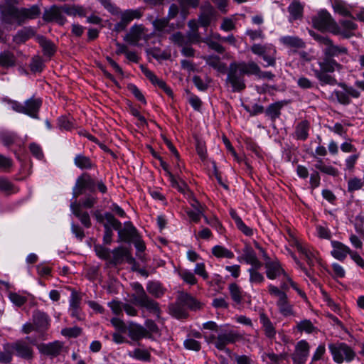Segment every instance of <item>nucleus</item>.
Instances as JSON below:
<instances>
[{
  "mask_svg": "<svg viewBox=\"0 0 364 364\" xmlns=\"http://www.w3.org/2000/svg\"><path fill=\"white\" fill-rule=\"evenodd\" d=\"M43 62L40 56H34L31 62L30 68L33 73L41 72L43 68Z\"/></svg>",
  "mask_w": 364,
  "mask_h": 364,
  "instance_id": "bf43d9fd",
  "label": "nucleus"
},
{
  "mask_svg": "<svg viewBox=\"0 0 364 364\" xmlns=\"http://www.w3.org/2000/svg\"><path fill=\"white\" fill-rule=\"evenodd\" d=\"M171 186L173 188L178 189V191L182 193H186L188 191L187 184L183 181H178L175 178L174 176L169 171H167Z\"/></svg>",
  "mask_w": 364,
  "mask_h": 364,
  "instance_id": "8fccbe9b",
  "label": "nucleus"
},
{
  "mask_svg": "<svg viewBox=\"0 0 364 364\" xmlns=\"http://www.w3.org/2000/svg\"><path fill=\"white\" fill-rule=\"evenodd\" d=\"M179 276L185 282L188 284L193 285L197 283V279L195 277L194 273L190 271L182 270L179 272Z\"/></svg>",
  "mask_w": 364,
  "mask_h": 364,
  "instance_id": "6e6d98bb",
  "label": "nucleus"
},
{
  "mask_svg": "<svg viewBox=\"0 0 364 364\" xmlns=\"http://www.w3.org/2000/svg\"><path fill=\"white\" fill-rule=\"evenodd\" d=\"M16 355L26 360H31L33 357V348L23 340H18L11 346Z\"/></svg>",
  "mask_w": 364,
  "mask_h": 364,
  "instance_id": "6ab92c4d",
  "label": "nucleus"
},
{
  "mask_svg": "<svg viewBox=\"0 0 364 364\" xmlns=\"http://www.w3.org/2000/svg\"><path fill=\"white\" fill-rule=\"evenodd\" d=\"M314 166L316 169L326 174L333 176H337L338 175V171L336 168L326 165L321 159H317Z\"/></svg>",
  "mask_w": 364,
  "mask_h": 364,
  "instance_id": "37998d69",
  "label": "nucleus"
},
{
  "mask_svg": "<svg viewBox=\"0 0 364 364\" xmlns=\"http://www.w3.org/2000/svg\"><path fill=\"white\" fill-rule=\"evenodd\" d=\"M263 253V256L265 259L264 267L266 269V275L269 279H275L281 275L287 279V277H289L285 270L282 268L280 262L278 260L271 261L269 257L267 256L262 248H259Z\"/></svg>",
  "mask_w": 364,
  "mask_h": 364,
  "instance_id": "9d476101",
  "label": "nucleus"
},
{
  "mask_svg": "<svg viewBox=\"0 0 364 364\" xmlns=\"http://www.w3.org/2000/svg\"><path fill=\"white\" fill-rule=\"evenodd\" d=\"M63 345L59 341H54L48 344L41 343L38 346V350L46 355L55 357L62 350Z\"/></svg>",
  "mask_w": 364,
  "mask_h": 364,
  "instance_id": "5701e85b",
  "label": "nucleus"
},
{
  "mask_svg": "<svg viewBox=\"0 0 364 364\" xmlns=\"http://www.w3.org/2000/svg\"><path fill=\"white\" fill-rule=\"evenodd\" d=\"M132 287L134 291L132 295L134 303L159 317L161 310L159 303L147 295L141 284L135 282L132 284Z\"/></svg>",
  "mask_w": 364,
  "mask_h": 364,
  "instance_id": "7ed1b4c3",
  "label": "nucleus"
},
{
  "mask_svg": "<svg viewBox=\"0 0 364 364\" xmlns=\"http://www.w3.org/2000/svg\"><path fill=\"white\" fill-rule=\"evenodd\" d=\"M169 311L170 313L177 318H184L187 317V313L183 306L178 301L169 306Z\"/></svg>",
  "mask_w": 364,
  "mask_h": 364,
  "instance_id": "49530a36",
  "label": "nucleus"
},
{
  "mask_svg": "<svg viewBox=\"0 0 364 364\" xmlns=\"http://www.w3.org/2000/svg\"><path fill=\"white\" fill-rule=\"evenodd\" d=\"M295 247L297 250L304 255L306 261L309 267H312L315 265L317 262V257L315 254L310 250V249L306 246H303L299 242H295Z\"/></svg>",
  "mask_w": 364,
  "mask_h": 364,
  "instance_id": "c85d7f7f",
  "label": "nucleus"
},
{
  "mask_svg": "<svg viewBox=\"0 0 364 364\" xmlns=\"http://www.w3.org/2000/svg\"><path fill=\"white\" fill-rule=\"evenodd\" d=\"M117 231L119 237L118 241L130 242L139 236L136 229L130 222L125 223L124 228L122 229L121 228L117 230Z\"/></svg>",
  "mask_w": 364,
  "mask_h": 364,
  "instance_id": "aec40b11",
  "label": "nucleus"
},
{
  "mask_svg": "<svg viewBox=\"0 0 364 364\" xmlns=\"http://www.w3.org/2000/svg\"><path fill=\"white\" fill-rule=\"evenodd\" d=\"M148 334L147 330L140 325L131 326L128 330V335L133 341H139L142 338L146 337Z\"/></svg>",
  "mask_w": 364,
  "mask_h": 364,
  "instance_id": "473e14b6",
  "label": "nucleus"
},
{
  "mask_svg": "<svg viewBox=\"0 0 364 364\" xmlns=\"http://www.w3.org/2000/svg\"><path fill=\"white\" fill-rule=\"evenodd\" d=\"M310 128L311 124L308 120H301L295 127L294 137L297 140L306 141L309 137Z\"/></svg>",
  "mask_w": 364,
  "mask_h": 364,
  "instance_id": "393cba45",
  "label": "nucleus"
},
{
  "mask_svg": "<svg viewBox=\"0 0 364 364\" xmlns=\"http://www.w3.org/2000/svg\"><path fill=\"white\" fill-rule=\"evenodd\" d=\"M309 348L310 346L306 341L302 340L298 342L291 355L293 361L296 364H304L309 356Z\"/></svg>",
  "mask_w": 364,
  "mask_h": 364,
  "instance_id": "dca6fc26",
  "label": "nucleus"
},
{
  "mask_svg": "<svg viewBox=\"0 0 364 364\" xmlns=\"http://www.w3.org/2000/svg\"><path fill=\"white\" fill-rule=\"evenodd\" d=\"M38 43L43 49V54L49 57L52 56L55 50L53 43L43 36L38 37Z\"/></svg>",
  "mask_w": 364,
  "mask_h": 364,
  "instance_id": "c03bdc74",
  "label": "nucleus"
},
{
  "mask_svg": "<svg viewBox=\"0 0 364 364\" xmlns=\"http://www.w3.org/2000/svg\"><path fill=\"white\" fill-rule=\"evenodd\" d=\"M63 9L65 14L68 16H79L81 17L85 16L87 14V11L84 7L79 5H73V6H63Z\"/></svg>",
  "mask_w": 364,
  "mask_h": 364,
  "instance_id": "a19ab883",
  "label": "nucleus"
},
{
  "mask_svg": "<svg viewBox=\"0 0 364 364\" xmlns=\"http://www.w3.org/2000/svg\"><path fill=\"white\" fill-rule=\"evenodd\" d=\"M297 328L300 331H306V333H312L314 330V326L309 320H304L299 322Z\"/></svg>",
  "mask_w": 364,
  "mask_h": 364,
  "instance_id": "774afa93",
  "label": "nucleus"
},
{
  "mask_svg": "<svg viewBox=\"0 0 364 364\" xmlns=\"http://www.w3.org/2000/svg\"><path fill=\"white\" fill-rule=\"evenodd\" d=\"M240 262L244 261L247 264H250L252 267L261 268L262 262L258 259L255 252L252 248L246 247L243 250L242 255L238 257Z\"/></svg>",
  "mask_w": 364,
  "mask_h": 364,
  "instance_id": "4be33fe9",
  "label": "nucleus"
},
{
  "mask_svg": "<svg viewBox=\"0 0 364 364\" xmlns=\"http://www.w3.org/2000/svg\"><path fill=\"white\" fill-rule=\"evenodd\" d=\"M32 321L37 328V332L41 333H45L50 327V320L48 315L38 309L33 311Z\"/></svg>",
  "mask_w": 364,
  "mask_h": 364,
  "instance_id": "2eb2a0df",
  "label": "nucleus"
},
{
  "mask_svg": "<svg viewBox=\"0 0 364 364\" xmlns=\"http://www.w3.org/2000/svg\"><path fill=\"white\" fill-rule=\"evenodd\" d=\"M259 268L251 267L248 272L250 273V281L252 283H262L264 278V276L258 272Z\"/></svg>",
  "mask_w": 364,
  "mask_h": 364,
  "instance_id": "4d7b16f0",
  "label": "nucleus"
},
{
  "mask_svg": "<svg viewBox=\"0 0 364 364\" xmlns=\"http://www.w3.org/2000/svg\"><path fill=\"white\" fill-rule=\"evenodd\" d=\"M146 31L147 29L142 24H135L130 28L124 40L131 44L137 45L140 40L148 41L150 38Z\"/></svg>",
  "mask_w": 364,
  "mask_h": 364,
  "instance_id": "f8f14e48",
  "label": "nucleus"
},
{
  "mask_svg": "<svg viewBox=\"0 0 364 364\" xmlns=\"http://www.w3.org/2000/svg\"><path fill=\"white\" fill-rule=\"evenodd\" d=\"M313 26L319 31H328L333 34L341 33V29L331 14L326 11H321L312 17Z\"/></svg>",
  "mask_w": 364,
  "mask_h": 364,
  "instance_id": "39448f33",
  "label": "nucleus"
},
{
  "mask_svg": "<svg viewBox=\"0 0 364 364\" xmlns=\"http://www.w3.org/2000/svg\"><path fill=\"white\" fill-rule=\"evenodd\" d=\"M5 102L11 106L13 110L28 115L29 117L38 119V112L42 105V100L41 98L32 97L25 101L24 104L12 100L10 99H5Z\"/></svg>",
  "mask_w": 364,
  "mask_h": 364,
  "instance_id": "20e7f679",
  "label": "nucleus"
},
{
  "mask_svg": "<svg viewBox=\"0 0 364 364\" xmlns=\"http://www.w3.org/2000/svg\"><path fill=\"white\" fill-rule=\"evenodd\" d=\"M151 23L156 31L163 32L164 31L165 28L168 26L169 21H168V19L166 17L161 18H157L153 20Z\"/></svg>",
  "mask_w": 364,
  "mask_h": 364,
  "instance_id": "603ef678",
  "label": "nucleus"
},
{
  "mask_svg": "<svg viewBox=\"0 0 364 364\" xmlns=\"http://www.w3.org/2000/svg\"><path fill=\"white\" fill-rule=\"evenodd\" d=\"M16 64V58L14 54L9 50L0 53V66L8 68L14 67Z\"/></svg>",
  "mask_w": 364,
  "mask_h": 364,
  "instance_id": "72a5a7b5",
  "label": "nucleus"
},
{
  "mask_svg": "<svg viewBox=\"0 0 364 364\" xmlns=\"http://www.w3.org/2000/svg\"><path fill=\"white\" fill-rule=\"evenodd\" d=\"M363 186V182L360 178L354 177L350 178L348 182V191L354 192L355 191L360 190Z\"/></svg>",
  "mask_w": 364,
  "mask_h": 364,
  "instance_id": "5fc2aeb1",
  "label": "nucleus"
},
{
  "mask_svg": "<svg viewBox=\"0 0 364 364\" xmlns=\"http://www.w3.org/2000/svg\"><path fill=\"white\" fill-rule=\"evenodd\" d=\"M268 291L270 295L278 298L277 306L279 313L284 316L294 315L293 305L290 303L287 294L279 287L272 284L269 285Z\"/></svg>",
  "mask_w": 364,
  "mask_h": 364,
  "instance_id": "0eeeda50",
  "label": "nucleus"
},
{
  "mask_svg": "<svg viewBox=\"0 0 364 364\" xmlns=\"http://www.w3.org/2000/svg\"><path fill=\"white\" fill-rule=\"evenodd\" d=\"M105 220L107 221V223L109 226L111 225L114 230H117L121 228L122 223L117 219L114 218V216L107 212L105 213Z\"/></svg>",
  "mask_w": 364,
  "mask_h": 364,
  "instance_id": "e2e57ef3",
  "label": "nucleus"
},
{
  "mask_svg": "<svg viewBox=\"0 0 364 364\" xmlns=\"http://www.w3.org/2000/svg\"><path fill=\"white\" fill-rule=\"evenodd\" d=\"M227 72L228 76L226 82L231 85L232 92H240L246 88L244 74L239 68L237 62L231 63L228 69H227Z\"/></svg>",
  "mask_w": 364,
  "mask_h": 364,
  "instance_id": "423d86ee",
  "label": "nucleus"
},
{
  "mask_svg": "<svg viewBox=\"0 0 364 364\" xmlns=\"http://www.w3.org/2000/svg\"><path fill=\"white\" fill-rule=\"evenodd\" d=\"M184 347L191 350L199 351L201 348L200 343L193 338H187L183 342Z\"/></svg>",
  "mask_w": 364,
  "mask_h": 364,
  "instance_id": "680f3d73",
  "label": "nucleus"
},
{
  "mask_svg": "<svg viewBox=\"0 0 364 364\" xmlns=\"http://www.w3.org/2000/svg\"><path fill=\"white\" fill-rule=\"evenodd\" d=\"M181 6V15L186 18L188 14V9L190 7L196 9L198 6L199 0H176Z\"/></svg>",
  "mask_w": 364,
  "mask_h": 364,
  "instance_id": "79ce46f5",
  "label": "nucleus"
},
{
  "mask_svg": "<svg viewBox=\"0 0 364 364\" xmlns=\"http://www.w3.org/2000/svg\"><path fill=\"white\" fill-rule=\"evenodd\" d=\"M259 320L265 336L270 339L274 338L277 331L270 319L264 313H260Z\"/></svg>",
  "mask_w": 364,
  "mask_h": 364,
  "instance_id": "bb28decb",
  "label": "nucleus"
},
{
  "mask_svg": "<svg viewBox=\"0 0 364 364\" xmlns=\"http://www.w3.org/2000/svg\"><path fill=\"white\" fill-rule=\"evenodd\" d=\"M95 250L98 257L104 259H110V252L108 248L98 245L95 246Z\"/></svg>",
  "mask_w": 364,
  "mask_h": 364,
  "instance_id": "338daca9",
  "label": "nucleus"
},
{
  "mask_svg": "<svg viewBox=\"0 0 364 364\" xmlns=\"http://www.w3.org/2000/svg\"><path fill=\"white\" fill-rule=\"evenodd\" d=\"M240 338V335L233 331H225L218 335L215 341V346L218 350H225L227 354L230 355L231 350L227 348L226 346L235 343Z\"/></svg>",
  "mask_w": 364,
  "mask_h": 364,
  "instance_id": "9b49d317",
  "label": "nucleus"
},
{
  "mask_svg": "<svg viewBox=\"0 0 364 364\" xmlns=\"http://www.w3.org/2000/svg\"><path fill=\"white\" fill-rule=\"evenodd\" d=\"M318 67H315L314 65H311V70L316 79L319 81L321 85H336L338 84L337 80L331 75V73L335 72L336 70H340L341 65L338 63L333 58H328L326 56H323L319 58L318 62Z\"/></svg>",
  "mask_w": 364,
  "mask_h": 364,
  "instance_id": "f03ea898",
  "label": "nucleus"
},
{
  "mask_svg": "<svg viewBox=\"0 0 364 364\" xmlns=\"http://www.w3.org/2000/svg\"><path fill=\"white\" fill-rule=\"evenodd\" d=\"M95 185L94 181L87 173H84L79 176L76 181L75 186L73 188V197L76 199L82 195L85 189H91Z\"/></svg>",
  "mask_w": 364,
  "mask_h": 364,
  "instance_id": "f3484780",
  "label": "nucleus"
},
{
  "mask_svg": "<svg viewBox=\"0 0 364 364\" xmlns=\"http://www.w3.org/2000/svg\"><path fill=\"white\" fill-rule=\"evenodd\" d=\"M73 213L80 220L81 223L87 228H89L92 223L87 212L82 210L80 203L74 201L70 204Z\"/></svg>",
  "mask_w": 364,
  "mask_h": 364,
  "instance_id": "b1692460",
  "label": "nucleus"
},
{
  "mask_svg": "<svg viewBox=\"0 0 364 364\" xmlns=\"http://www.w3.org/2000/svg\"><path fill=\"white\" fill-rule=\"evenodd\" d=\"M237 65L244 75H254L257 76L260 73L259 66L254 61H250L248 63L240 62L237 63Z\"/></svg>",
  "mask_w": 364,
  "mask_h": 364,
  "instance_id": "7c9ffc66",
  "label": "nucleus"
},
{
  "mask_svg": "<svg viewBox=\"0 0 364 364\" xmlns=\"http://www.w3.org/2000/svg\"><path fill=\"white\" fill-rule=\"evenodd\" d=\"M34 35L35 33L31 28L25 27L23 29L18 31V33L14 37V41L16 43H22L28 40Z\"/></svg>",
  "mask_w": 364,
  "mask_h": 364,
  "instance_id": "ea45409f",
  "label": "nucleus"
},
{
  "mask_svg": "<svg viewBox=\"0 0 364 364\" xmlns=\"http://www.w3.org/2000/svg\"><path fill=\"white\" fill-rule=\"evenodd\" d=\"M178 300L183 306H187L191 310H197L201 307V304L187 293H181L178 297Z\"/></svg>",
  "mask_w": 364,
  "mask_h": 364,
  "instance_id": "cd10ccee",
  "label": "nucleus"
},
{
  "mask_svg": "<svg viewBox=\"0 0 364 364\" xmlns=\"http://www.w3.org/2000/svg\"><path fill=\"white\" fill-rule=\"evenodd\" d=\"M62 334L65 336L70 338H76L82 333V329L79 327L75 326L73 328H67L62 330Z\"/></svg>",
  "mask_w": 364,
  "mask_h": 364,
  "instance_id": "0e129e2a",
  "label": "nucleus"
},
{
  "mask_svg": "<svg viewBox=\"0 0 364 364\" xmlns=\"http://www.w3.org/2000/svg\"><path fill=\"white\" fill-rule=\"evenodd\" d=\"M231 218L234 220L237 228L242 231L245 235L251 236L253 234V231L251 228L247 227L242 220L240 217L238 216L236 211L231 209L230 211Z\"/></svg>",
  "mask_w": 364,
  "mask_h": 364,
  "instance_id": "c9c22d12",
  "label": "nucleus"
},
{
  "mask_svg": "<svg viewBox=\"0 0 364 364\" xmlns=\"http://www.w3.org/2000/svg\"><path fill=\"white\" fill-rule=\"evenodd\" d=\"M333 360L337 363L344 361L350 362L355 357V353L352 348L345 343H332L328 346Z\"/></svg>",
  "mask_w": 364,
  "mask_h": 364,
  "instance_id": "6e6552de",
  "label": "nucleus"
},
{
  "mask_svg": "<svg viewBox=\"0 0 364 364\" xmlns=\"http://www.w3.org/2000/svg\"><path fill=\"white\" fill-rule=\"evenodd\" d=\"M324 55L328 58H333L339 55H346L348 54V49L343 46H338L332 42L328 47L323 50Z\"/></svg>",
  "mask_w": 364,
  "mask_h": 364,
  "instance_id": "c756f323",
  "label": "nucleus"
},
{
  "mask_svg": "<svg viewBox=\"0 0 364 364\" xmlns=\"http://www.w3.org/2000/svg\"><path fill=\"white\" fill-rule=\"evenodd\" d=\"M0 191L7 193L15 192L14 185L4 178H0Z\"/></svg>",
  "mask_w": 364,
  "mask_h": 364,
  "instance_id": "69168bd1",
  "label": "nucleus"
},
{
  "mask_svg": "<svg viewBox=\"0 0 364 364\" xmlns=\"http://www.w3.org/2000/svg\"><path fill=\"white\" fill-rule=\"evenodd\" d=\"M3 21L11 24L16 23L18 26L25 23L28 20L34 19L41 14V10L37 5L30 8H18L14 6H8L1 11Z\"/></svg>",
  "mask_w": 364,
  "mask_h": 364,
  "instance_id": "f257e3e1",
  "label": "nucleus"
},
{
  "mask_svg": "<svg viewBox=\"0 0 364 364\" xmlns=\"http://www.w3.org/2000/svg\"><path fill=\"white\" fill-rule=\"evenodd\" d=\"M142 16L141 9H128L121 14V19L128 26L134 19H139Z\"/></svg>",
  "mask_w": 364,
  "mask_h": 364,
  "instance_id": "58836bf2",
  "label": "nucleus"
},
{
  "mask_svg": "<svg viewBox=\"0 0 364 364\" xmlns=\"http://www.w3.org/2000/svg\"><path fill=\"white\" fill-rule=\"evenodd\" d=\"M333 250L331 252V255L339 261H343L348 255H350L351 250L346 245L339 241H331Z\"/></svg>",
  "mask_w": 364,
  "mask_h": 364,
  "instance_id": "412c9836",
  "label": "nucleus"
},
{
  "mask_svg": "<svg viewBox=\"0 0 364 364\" xmlns=\"http://www.w3.org/2000/svg\"><path fill=\"white\" fill-rule=\"evenodd\" d=\"M200 13L198 16V23L203 27H208L215 16V9L209 3L205 2L200 8Z\"/></svg>",
  "mask_w": 364,
  "mask_h": 364,
  "instance_id": "a211bd4d",
  "label": "nucleus"
},
{
  "mask_svg": "<svg viewBox=\"0 0 364 364\" xmlns=\"http://www.w3.org/2000/svg\"><path fill=\"white\" fill-rule=\"evenodd\" d=\"M288 11L291 18L296 20L302 16L303 6L299 2L294 1L289 6Z\"/></svg>",
  "mask_w": 364,
  "mask_h": 364,
  "instance_id": "09e8293b",
  "label": "nucleus"
},
{
  "mask_svg": "<svg viewBox=\"0 0 364 364\" xmlns=\"http://www.w3.org/2000/svg\"><path fill=\"white\" fill-rule=\"evenodd\" d=\"M337 85L346 92L348 97L358 98L360 95V92L352 86H348L344 82H338Z\"/></svg>",
  "mask_w": 364,
  "mask_h": 364,
  "instance_id": "052dcab7",
  "label": "nucleus"
},
{
  "mask_svg": "<svg viewBox=\"0 0 364 364\" xmlns=\"http://www.w3.org/2000/svg\"><path fill=\"white\" fill-rule=\"evenodd\" d=\"M9 299L17 307L22 306L28 301L26 296L21 295L16 292L10 291L9 293Z\"/></svg>",
  "mask_w": 364,
  "mask_h": 364,
  "instance_id": "3c124183",
  "label": "nucleus"
},
{
  "mask_svg": "<svg viewBox=\"0 0 364 364\" xmlns=\"http://www.w3.org/2000/svg\"><path fill=\"white\" fill-rule=\"evenodd\" d=\"M74 162L76 166L81 169H90L93 167L91 159L82 154L77 155L74 159Z\"/></svg>",
  "mask_w": 364,
  "mask_h": 364,
  "instance_id": "a18cd8bd",
  "label": "nucleus"
},
{
  "mask_svg": "<svg viewBox=\"0 0 364 364\" xmlns=\"http://www.w3.org/2000/svg\"><path fill=\"white\" fill-rule=\"evenodd\" d=\"M203 59L205 60L207 65L216 70L218 72L220 73H225L227 72L226 64L221 61L219 56L215 55H210L204 56Z\"/></svg>",
  "mask_w": 364,
  "mask_h": 364,
  "instance_id": "a878e982",
  "label": "nucleus"
},
{
  "mask_svg": "<svg viewBox=\"0 0 364 364\" xmlns=\"http://www.w3.org/2000/svg\"><path fill=\"white\" fill-rule=\"evenodd\" d=\"M250 49L254 54L262 57L264 61L267 63L264 65L265 67L275 66L277 50L273 45L255 43L251 46Z\"/></svg>",
  "mask_w": 364,
  "mask_h": 364,
  "instance_id": "1a4fd4ad",
  "label": "nucleus"
},
{
  "mask_svg": "<svg viewBox=\"0 0 364 364\" xmlns=\"http://www.w3.org/2000/svg\"><path fill=\"white\" fill-rule=\"evenodd\" d=\"M280 42L289 48H302L305 46V43L297 36H283L280 38Z\"/></svg>",
  "mask_w": 364,
  "mask_h": 364,
  "instance_id": "f704fd0d",
  "label": "nucleus"
},
{
  "mask_svg": "<svg viewBox=\"0 0 364 364\" xmlns=\"http://www.w3.org/2000/svg\"><path fill=\"white\" fill-rule=\"evenodd\" d=\"M147 291L156 298L162 296L166 289L162 284L158 282H149L146 286Z\"/></svg>",
  "mask_w": 364,
  "mask_h": 364,
  "instance_id": "e433bc0d",
  "label": "nucleus"
},
{
  "mask_svg": "<svg viewBox=\"0 0 364 364\" xmlns=\"http://www.w3.org/2000/svg\"><path fill=\"white\" fill-rule=\"evenodd\" d=\"M112 257H110L109 262L113 265H118L122 264L125 259L129 264L135 262L134 258L132 256L128 249L119 247L114 249L112 252Z\"/></svg>",
  "mask_w": 364,
  "mask_h": 364,
  "instance_id": "4468645a",
  "label": "nucleus"
},
{
  "mask_svg": "<svg viewBox=\"0 0 364 364\" xmlns=\"http://www.w3.org/2000/svg\"><path fill=\"white\" fill-rule=\"evenodd\" d=\"M63 13V6H57L54 5L44 11L43 19L47 22L55 21L59 25L63 26L67 21Z\"/></svg>",
  "mask_w": 364,
  "mask_h": 364,
  "instance_id": "ddd939ff",
  "label": "nucleus"
},
{
  "mask_svg": "<svg viewBox=\"0 0 364 364\" xmlns=\"http://www.w3.org/2000/svg\"><path fill=\"white\" fill-rule=\"evenodd\" d=\"M212 254L218 258L231 259L234 257L232 252L220 245L214 246L212 248Z\"/></svg>",
  "mask_w": 364,
  "mask_h": 364,
  "instance_id": "de8ad7c7",
  "label": "nucleus"
},
{
  "mask_svg": "<svg viewBox=\"0 0 364 364\" xmlns=\"http://www.w3.org/2000/svg\"><path fill=\"white\" fill-rule=\"evenodd\" d=\"M133 358L143 361H149L151 358V354L147 350L136 348L131 354Z\"/></svg>",
  "mask_w": 364,
  "mask_h": 364,
  "instance_id": "864d4df0",
  "label": "nucleus"
},
{
  "mask_svg": "<svg viewBox=\"0 0 364 364\" xmlns=\"http://www.w3.org/2000/svg\"><path fill=\"white\" fill-rule=\"evenodd\" d=\"M230 297L237 304H241L243 299V291L242 289L235 283H231L228 286Z\"/></svg>",
  "mask_w": 364,
  "mask_h": 364,
  "instance_id": "4c0bfd02",
  "label": "nucleus"
},
{
  "mask_svg": "<svg viewBox=\"0 0 364 364\" xmlns=\"http://www.w3.org/2000/svg\"><path fill=\"white\" fill-rule=\"evenodd\" d=\"M333 95L336 97L338 102L343 105H347L350 103V98L348 97L346 92L343 90H335Z\"/></svg>",
  "mask_w": 364,
  "mask_h": 364,
  "instance_id": "13d9d810",
  "label": "nucleus"
},
{
  "mask_svg": "<svg viewBox=\"0 0 364 364\" xmlns=\"http://www.w3.org/2000/svg\"><path fill=\"white\" fill-rule=\"evenodd\" d=\"M287 105L285 101H279L269 105L265 110L266 114L274 121L281 114L282 108Z\"/></svg>",
  "mask_w": 364,
  "mask_h": 364,
  "instance_id": "2f4dec72",
  "label": "nucleus"
}]
</instances>
